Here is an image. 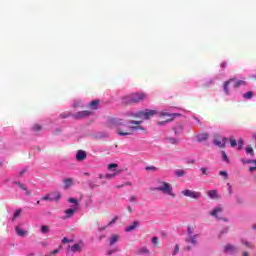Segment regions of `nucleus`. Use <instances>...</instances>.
<instances>
[{"instance_id":"nucleus-1","label":"nucleus","mask_w":256,"mask_h":256,"mask_svg":"<svg viewBox=\"0 0 256 256\" xmlns=\"http://www.w3.org/2000/svg\"><path fill=\"white\" fill-rule=\"evenodd\" d=\"M144 99H147V94L143 92H136L124 97V103H141V101H144Z\"/></svg>"},{"instance_id":"nucleus-2","label":"nucleus","mask_w":256,"mask_h":256,"mask_svg":"<svg viewBox=\"0 0 256 256\" xmlns=\"http://www.w3.org/2000/svg\"><path fill=\"white\" fill-rule=\"evenodd\" d=\"M154 191H161L165 195H170V197L175 198V193H173V188L170 183L160 182V185L154 188Z\"/></svg>"},{"instance_id":"nucleus-3","label":"nucleus","mask_w":256,"mask_h":256,"mask_svg":"<svg viewBox=\"0 0 256 256\" xmlns=\"http://www.w3.org/2000/svg\"><path fill=\"white\" fill-rule=\"evenodd\" d=\"M107 127L109 129H113L115 127H121L122 125H125V122L121 118H109L106 122Z\"/></svg>"},{"instance_id":"nucleus-4","label":"nucleus","mask_w":256,"mask_h":256,"mask_svg":"<svg viewBox=\"0 0 256 256\" xmlns=\"http://www.w3.org/2000/svg\"><path fill=\"white\" fill-rule=\"evenodd\" d=\"M157 115V110L146 109L144 111H139L134 115V117H144V119L149 120L151 117Z\"/></svg>"},{"instance_id":"nucleus-5","label":"nucleus","mask_w":256,"mask_h":256,"mask_svg":"<svg viewBox=\"0 0 256 256\" xmlns=\"http://www.w3.org/2000/svg\"><path fill=\"white\" fill-rule=\"evenodd\" d=\"M182 195H184V197H190V199H199L201 197V192L186 189L182 191Z\"/></svg>"},{"instance_id":"nucleus-6","label":"nucleus","mask_w":256,"mask_h":256,"mask_svg":"<svg viewBox=\"0 0 256 256\" xmlns=\"http://www.w3.org/2000/svg\"><path fill=\"white\" fill-rule=\"evenodd\" d=\"M227 144V138L226 137H215L214 138V145H216V147H219L220 149H223L225 147V145Z\"/></svg>"},{"instance_id":"nucleus-7","label":"nucleus","mask_w":256,"mask_h":256,"mask_svg":"<svg viewBox=\"0 0 256 256\" xmlns=\"http://www.w3.org/2000/svg\"><path fill=\"white\" fill-rule=\"evenodd\" d=\"M93 112L89 110H83L80 112H77L76 114L73 115L74 119H85V117H89L92 115Z\"/></svg>"},{"instance_id":"nucleus-8","label":"nucleus","mask_w":256,"mask_h":256,"mask_svg":"<svg viewBox=\"0 0 256 256\" xmlns=\"http://www.w3.org/2000/svg\"><path fill=\"white\" fill-rule=\"evenodd\" d=\"M87 153L84 150H78L76 153V161H85Z\"/></svg>"},{"instance_id":"nucleus-9","label":"nucleus","mask_w":256,"mask_h":256,"mask_svg":"<svg viewBox=\"0 0 256 256\" xmlns=\"http://www.w3.org/2000/svg\"><path fill=\"white\" fill-rule=\"evenodd\" d=\"M233 81H236V79L235 78H230L229 80L224 82L223 89H224L225 95H229V93H230L229 85H231V83H233Z\"/></svg>"},{"instance_id":"nucleus-10","label":"nucleus","mask_w":256,"mask_h":256,"mask_svg":"<svg viewBox=\"0 0 256 256\" xmlns=\"http://www.w3.org/2000/svg\"><path fill=\"white\" fill-rule=\"evenodd\" d=\"M224 251L225 253H237V247H235L232 244H227L226 246H224Z\"/></svg>"},{"instance_id":"nucleus-11","label":"nucleus","mask_w":256,"mask_h":256,"mask_svg":"<svg viewBox=\"0 0 256 256\" xmlns=\"http://www.w3.org/2000/svg\"><path fill=\"white\" fill-rule=\"evenodd\" d=\"M196 139L199 143H202V141H207L209 139V133L203 132L196 136Z\"/></svg>"},{"instance_id":"nucleus-12","label":"nucleus","mask_w":256,"mask_h":256,"mask_svg":"<svg viewBox=\"0 0 256 256\" xmlns=\"http://www.w3.org/2000/svg\"><path fill=\"white\" fill-rule=\"evenodd\" d=\"M197 237H199V235L195 234L193 236L186 238L185 241H186V243H190L191 245L196 246L197 245Z\"/></svg>"},{"instance_id":"nucleus-13","label":"nucleus","mask_w":256,"mask_h":256,"mask_svg":"<svg viewBox=\"0 0 256 256\" xmlns=\"http://www.w3.org/2000/svg\"><path fill=\"white\" fill-rule=\"evenodd\" d=\"M137 227H139V221H134V222H132L131 225L126 227L125 231L127 233H129L131 231H135V229H137Z\"/></svg>"},{"instance_id":"nucleus-14","label":"nucleus","mask_w":256,"mask_h":256,"mask_svg":"<svg viewBox=\"0 0 256 256\" xmlns=\"http://www.w3.org/2000/svg\"><path fill=\"white\" fill-rule=\"evenodd\" d=\"M65 216H63L62 219H71V217H73V215H75V209L70 208L67 209L66 211H64Z\"/></svg>"},{"instance_id":"nucleus-15","label":"nucleus","mask_w":256,"mask_h":256,"mask_svg":"<svg viewBox=\"0 0 256 256\" xmlns=\"http://www.w3.org/2000/svg\"><path fill=\"white\" fill-rule=\"evenodd\" d=\"M222 212H223V208L221 206H218L214 208L213 211L210 212V215H212V217H216V219H219V216L217 215V213H222Z\"/></svg>"},{"instance_id":"nucleus-16","label":"nucleus","mask_w":256,"mask_h":256,"mask_svg":"<svg viewBox=\"0 0 256 256\" xmlns=\"http://www.w3.org/2000/svg\"><path fill=\"white\" fill-rule=\"evenodd\" d=\"M14 185H18L20 189H22V191H26V195H31V193H29V190L27 189V186H25V184L21 183L20 181H15Z\"/></svg>"},{"instance_id":"nucleus-17","label":"nucleus","mask_w":256,"mask_h":256,"mask_svg":"<svg viewBox=\"0 0 256 256\" xmlns=\"http://www.w3.org/2000/svg\"><path fill=\"white\" fill-rule=\"evenodd\" d=\"M64 183V189H68L69 187H71L73 185V179L72 178H65L63 180Z\"/></svg>"},{"instance_id":"nucleus-18","label":"nucleus","mask_w":256,"mask_h":256,"mask_svg":"<svg viewBox=\"0 0 256 256\" xmlns=\"http://www.w3.org/2000/svg\"><path fill=\"white\" fill-rule=\"evenodd\" d=\"M247 82L245 80H238L234 83V89H239V87H245Z\"/></svg>"},{"instance_id":"nucleus-19","label":"nucleus","mask_w":256,"mask_h":256,"mask_svg":"<svg viewBox=\"0 0 256 256\" xmlns=\"http://www.w3.org/2000/svg\"><path fill=\"white\" fill-rule=\"evenodd\" d=\"M50 197H52V201H59L61 199L60 192H51Z\"/></svg>"},{"instance_id":"nucleus-20","label":"nucleus","mask_w":256,"mask_h":256,"mask_svg":"<svg viewBox=\"0 0 256 256\" xmlns=\"http://www.w3.org/2000/svg\"><path fill=\"white\" fill-rule=\"evenodd\" d=\"M15 230H16L17 235H19V237H25V235H27V233H28L27 231L21 229V227H19V226H16Z\"/></svg>"},{"instance_id":"nucleus-21","label":"nucleus","mask_w":256,"mask_h":256,"mask_svg":"<svg viewBox=\"0 0 256 256\" xmlns=\"http://www.w3.org/2000/svg\"><path fill=\"white\" fill-rule=\"evenodd\" d=\"M69 251L72 253H77V251H81V246L79 244H74L73 246L68 247Z\"/></svg>"},{"instance_id":"nucleus-22","label":"nucleus","mask_w":256,"mask_h":256,"mask_svg":"<svg viewBox=\"0 0 256 256\" xmlns=\"http://www.w3.org/2000/svg\"><path fill=\"white\" fill-rule=\"evenodd\" d=\"M119 241V234H114L110 237V246L115 245Z\"/></svg>"},{"instance_id":"nucleus-23","label":"nucleus","mask_w":256,"mask_h":256,"mask_svg":"<svg viewBox=\"0 0 256 256\" xmlns=\"http://www.w3.org/2000/svg\"><path fill=\"white\" fill-rule=\"evenodd\" d=\"M207 195L210 199H217V190H209Z\"/></svg>"},{"instance_id":"nucleus-24","label":"nucleus","mask_w":256,"mask_h":256,"mask_svg":"<svg viewBox=\"0 0 256 256\" xmlns=\"http://www.w3.org/2000/svg\"><path fill=\"white\" fill-rule=\"evenodd\" d=\"M152 244H153V247H160L161 245V242L159 241V238L157 236H154L152 238Z\"/></svg>"},{"instance_id":"nucleus-25","label":"nucleus","mask_w":256,"mask_h":256,"mask_svg":"<svg viewBox=\"0 0 256 256\" xmlns=\"http://www.w3.org/2000/svg\"><path fill=\"white\" fill-rule=\"evenodd\" d=\"M255 93L253 91H248L245 94H243L244 99H253Z\"/></svg>"},{"instance_id":"nucleus-26","label":"nucleus","mask_w":256,"mask_h":256,"mask_svg":"<svg viewBox=\"0 0 256 256\" xmlns=\"http://www.w3.org/2000/svg\"><path fill=\"white\" fill-rule=\"evenodd\" d=\"M245 151H246L247 155H251V157H255V151L250 146H247L245 148Z\"/></svg>"},{"instance_id":"nucleus-27","label":"nucleus","mask_w":256,"mask_h":256,"mask_svg":"<svg viewBox=\"0 0 256 256\" xmlns=\"http://www.w3.org/2000/svg\"><path fill=\"white\" fill-rule=\"evenodd\" d=\"M119 173H121V170H118L113 174H106L104 177L105 179H113L116 175H119Z\"/></svg>"},{"instance_id":"nucleus-28","label":"nucleus","mask_w":256,"mask_h":256,"mask_svg":"<svg viewBox=\"0 0 256 256\" xmlns=\"http://www.w3.org/2000/svg\"><path fill=\"white\" fill-rule=\"evenodd\" d=\"M194 232H195V227L188 226L187 228L188 237H192Z\"/></svg>"},{"instance_id":"nucleus-29","label":"nucleus","mask_w":256,"mask_h":256,"mask_svg":"<svg viewBox=\"0 0 256 256\" xmlns=\"http://www.w3.org/2000/svg\"><path fill=\"white\" fill-rule=\"evenodd\" d=\"M90 107L92 109H97V107H99V100H94V101L90 102Z\"/></svg>"},{"instance_id":"nucleus-30","label":"nucleus","mask_w":256,"mask_h":256,"mask_svg":"<svg viewBox=\"0 0 256 256\" xmlns=\"http://www.w3.org/2000/svg\"><path fill=\"white\" fill-rule=\"evenodd\" d=\"M244 141H243V138H240L239 140H238V147H237V150L238 151H241V149H243V145H244Z\"/></svg>"},{"instance_id":"nucleus-31","label":"nucleus","mask_w":256,"mask_h":256,"mask_svg":"<svg viewBox=\"0 0 256 256\" xmlns=\"http://www.w3.org/2000/svg\"><path fill=\"white\" fill-rule=\"evenodd\" d=\"M185 175V170H176L175 176L176 177H183Z\"/></svg>"},{"instance_id":"nucleus-32","label":"nucleus","mask_w":256,"mask_h":256,"mask_svg":"<svg viewBox=\"0 0 256 256\" xmlns=\"http://www.w3.org/2000/svg\"><path fill=\"white\" fill-rule=\"evenodd\" d=\"M88 185H89L90 189H97V187H99V185L93 181H88Z\"/></svg>"},{"instance_id":"nucleus-33","label":"nucleus","mask_w":256,"mask_h":256,"mask_svg":"<svg viewBox=\"0 0 256 256\" xmlns=\"http://www.w3.org/2000/svg\"><path fill=\"white\" fill-rule=\"evenodd\" d=\"M68 203H73V204H75L76 207L79 206V200H77L75 198H69Z\"/></svg>"},{"instance_id":"nucleus-34","label":"nucleus","mask_w":256,"mask_h":256,"mask_svg":"<svg viewBox=\"0 0 256 256\" xmlns=\"http://www.w3.org/2000/svg\"><path fill=\"white\" fill-rule=\"evenodd\" d=\"M118 135H120L121 137H125L127 135H131L130 132H123L121 129L118 128Z\"/></svg>"},{"instance_id":"nucleus-35","label":"nucleus","mask_w":256,"mask_h":256,"mask_svg":"<svg viewBox=\"0 0 256 256\" xmlns=\"http://www.w3.org/2000/svg\"><path fill=\"white\" fill-rule=\"evenodd\" d=\"M230 145L231 147H237V140H235L233 137H230Z\"/></svg>"},{"instance_id":"nucleus-36","label":"nucleus","mask_w":256,"mask_h":256,"mask_svg":"<svg viewBox=\"0 0 256 256\" xmlns=\"http://www.w3.org/2000/svg\"><path fill=\"white\" fill-rule=\"evenodd\" d=\"M41 233H49V226H45V225H43V226H41Z\"/></svg>"},{"instance_id":"nucleus-37","label":"nucleus","mask_w":256,"mask_h":256,"mask_svg":"<svg viewBox=\"0 0 256 256\" xmlns=\"http://www.w3.org/2000/svg\"><path fill=\"white\" fill-rule=\"evenodd\" d=\"M42 201H53V198L50 196V194H47L46 196L42 197Z\"/></svg>"},{"instance_id":"nucleus-38","label":"nucleus","mask_w":256,"mask_h":256,"mask_svg":"<svg viewBox=\"0 0 256 256\" xmlns=\"http://www.w3.org/2000/svg\"><path fill=\"white\" fill-rule=\"evenodd\" d=\"M222 159L226 161V163H229V157H227V153H225V151H222Z\"/></svg>"},{"instance_id":"nucleus-39","label":"nucleus","mask_w":256,"mask_h":256,"mask_svg":"<svg viewBox=\"0 0 256 256\" xmlns=\"http://www.w3.org/2000/svg\"><path fill=\"white\" fill-rule=\"evenodd\" d=\"M116 167H119V164L112 163V164H109V165H108L109 171H111V169H116Z\"/></svg>"},{"instance_id":"nucleus-40","label":"nucleus","mask_w":256,"mask_h":256,"mask_svg":"<svg viewBox=\"0 0 256 256\" xmlns=\"http://www.w3.org/2000/svg\"><path fill=\"white\" fill-rule=\"evenodd\" d=\"M60 117L62 118V119H67V117H71V113H62V114H60Z\"/></svg>"},{"instance_id":"nucleus-41","label":"nucleus","mask_w":256,"mask_h":256,"mask_svg":"<svg viewBox=\"0 0 256 256\" xmlns=\"http://www.w3.org/2000/svg\"><path fill=\"white\" fill-rule=\"evenodd\" d=\"M145 170L146 171H157V167H155V166H148V167H145Z\"/></svg>"},{"instance_id":"nucleus-42","label":"nucleus","mask_w":256,"mask_h":256,"mask_svg":"<svg viewBox=\"0 0 256 256\" xmlns=\"http://www.w3.org/2000/svg\"><path fill=\"white\" fill-rule=\"evenodd\" d=\"M179 253V244H176L174 247V251L172 252V255H177Z\"/></svg>"},{"instance_id":"nucleus-43","label":"nucleus","mask_w":256,"mask_h":256,"mask_svg":"<svg viewBox=\"0 0 256 256\" xmlns=\"http://www.w3.org/2000/svg\"><path fill=\"white\" fill-rule=\"evenodd\" d=\"M168 142L171 143V145H177V139L175 138H168Z\"/></svg>"},{"instance_id":"nucleus-44","label":"nucleus","mask_w":256,"mask_h":256,"mask_svg":"<svg viewBox=\"0 0 256 256\" xmlns=\"http://www.w3.org/2000/svg\"><path fill=\"white\" fill-rule=\"evenodd\" d=\"M117 219H119L118 216H116L115 218H113L112 221H110V222L108 223V227H111V225H113V223H117Z\"/></svg>"},{"instance_id":"nucleus-45","label":"nucleus","mask_w":256,"mask_h":256,"mask_svg":"<svg viewBox=\"0 0 256 256\" xmlns=\"http://www.w3.org/2000/svg\"><path fill=\"white\" fill-rule=\"evenodd\" d=\"M21 215V210H16L13 216V219H17V217H19Z\"/></svg>"},{"instance_id":"nucleus-46","label":"nucleus","mask_w":256,"mask_h":256,"mask_svg":"<svg viewBox=\"0 0 256 256\" xmlns=\"http://www.w3.org/2000/svg\"><path fill=\"white\" fill-rule=\"evenodd\" d=\"M200 171H201L202 175H209V172H207V168L202 167V168H200Z\"/></svg>"},{"instance_id":"nucleus-47","label":"nucleus","mask_w":256,"mask_h":256,"mask_svg":"<svg viewBox=\"0 0 256 256\" xmlns=\"http://www.w3.org/2000/svg\"><path fill=\"white\" fill-rule=\"evenodd\" d=\"M33 129H34V131H41V125L35 124V125L33 126Z\"/></svg>"},{"instance_id":"nucleus-48","label":"nucleus","mask_w":256,"mask_h":256,"mask_svg":"<svg viewBox=\"0 0 256 256\" xmlns=\"http://www.w3.org/2000/svg\"><path fill=\"white\" fill-rule=\"evenodd\" d=\"M255 166H250L249 171L250 173H253V171H256V160L254 161Z\"/></svg>"},{"instance_id":"nucleus-49","label":"nucleus","mask_w":256,"mask_h":256,"mask_svg":"<svg viewBox=\"0 0 256 256\" xmlns=\"http://www.w3.org/2000/svg\"><path fill=\"white\" fill-rule=\"evenodd\" d=\"M140 123H142V121H137V120L130 121V125H139Z\"/></svg>"},{"instance_id":"nucleus-50","label":"nucleus","mask_w":256,"mask_h":256,"mask_svg":"<svg viewBox=\"0 0 256 256\" xmlns=\"http://www.w3.org/2000/svg\"><path fill=\"white\" fill-rule=\"evenodd\" d=\"M219 175L225 177V179H227V177H228V174H227L226 171H220V172H219Z\"/></svg>"},{"instance_id":"nucleus-51","label":"nucleus","mask_w":256,"mask_h":256,"mask_svg":"<svg viewBox=\"0 0 256 256\" xmlns=\"http://www.w3.org/2000/svg\"><path fill=\"white\" fill-rule=\"evenodd\" d=\"M135 201H137V196H131L130 203H135Z\"/></svg>"},{"instance_id":"nucleus-52","label":"nucleus","mask_w":256,"mask_h":256,"mask_svg":"<svg viewBox=\"0 0 256 256\" xmlns=\"http://www.w3.org/2000/svg\"><path fill=\"white\" fill-rule=\"evenodd\" d=\"M140 253L147 254V253H149V249H147V248H142V249L140 250Z\"/></svg>"},{"instance_id":"nucleus-53","label":"nucleus","mask_w":256,"mask_h":256,"mask_svg":"<svg viewBox=\"0 0 256 256\" xmlns=\"http://www.w3.org/2000/svg\"><path fill=\"white\" fill-rule=\"evenodd\" d=\"M256 160H242V162L246 163V164H251V163H255Z\"/></svg>"},{"instance_id":"nucleus-54","label":"nucleus","mask_w":256,"mask_h":256,"mask_svg":"<svg viewBox=\"0 0 256 256\" xmlns=\"http://www.w3.org/2000/svg\"><path fill=\"white\" fill-rule=\"evenodd\" d=\"M73 240H69L68 238H63L62 243H71Z\"/></svg>"},{"instance_id":"nucleus-55","label":"nucleus","mask_w":256,"mask_h":256,"mask_svg":"<svg viewBox=\"0 0 256 256\" xmlns=\"http://www.w3.org/2000/svg\"><path fill=\"white\" fill-rule=\"evenodd\" d=\"M57 253H59V249H55V250L51 251L50 255H57Z\"/></svg>"},{"instance_id":"nucleus-56","label":"nucleus","mask_w":256,"mask_h":256,"mask_svg":"<svg viewBox=\"0 0 256 256\" xmlns=\"http://www.w3.org/2000/svg\"><path fill=\"white\" fill-rule=\"evenodd\" d=\"M130 129L137 130V129H143V128L139 126H130Z\"/></svg>"},{"instance_id":"nucleus-57","label":"nucleus","mask_w":256,"mask_h":256,"mask_svg":"<svg viewBox=\"0 0 256 256\" xmlns=\"http://www.w3.org/2000/svg\"><path fill=\"white\" fill-rule=\"evenodd\" d=\"M27 171L26 170H22V171H20V173H19V177H23V175H25V173H26Z\"/></svg>"},{"instance_id":"nucleus-58","label":"nucleus","mask_w":256,"mask_h":256,"mask_svg":"<svg viewBox=\"0 0 256 256\" xmlns=\"http://www.w3.org/2000/svg\"><path fill=\"white\" fill-rule=\"evenodd\" d=\"M221 67H222L223 69H225V67H227V62H223V63L221 64Z\"/></svg>"},{"instance_id":"nucleus-59","label":"nucleus","mask_w":256,"mask_h":256,"mask_svg":"<svg viewBox=\"0 0 256 256\" xmlns=\"http://www.w3.org/2000/svg\"><path fill=\"white\" fill-rule=\"evenodd\" d=\"M244 245H246V247H251V243L249 242H244Z\"/></svg>"},{"instance_id":"nucleus-60","label":"nucleus","mask_w":256,"mask_h":256,"mask_svg":"<svg viewBox=\"0 0 256 256\" xmlns=\"http://www.w3.org/2000/svg\"><path fill=\"white\" fill-rule=\"evenodd\" d=\"M107 255H113V250H109V251L107 252Z\"/></svg>"},{"instance_id":"nucleus-61","label":"nucleus","mask_w":256,"mask_h":256,"mask_svg":"<svg viewBox=\"0 0 256 256\" xmlns=\"http://www.w3.org/2000/svg\"><path fill=\"white\" fill-rule=\"evenodd\" d=\"M237 201H238V203H243V199H241V198H238Z\"/></svg>"},{"instance_id":"nucleus-62","label":"nucleus","mask_w":256,"mask_h":256,"mask_svg":"<svg viewBox=\"0 0 256 256\" xmlns=\"http://www.w3.org/2000/svg\"><path fill=\"white\" fill-rule=\"evenodd\" d=\"M188 163H191L192 165L195 164V160H190Z\"/></svg>"},{"instance_id":"nucleus-63","label":"nucleus","mask_w":256,"mask_h":256,"mask_svg":"<svg viewBox=\"0 0 256 256\" xmlns=\"http://www.w3.org/2000/svg\"><path fill=\"white\" fill-rule=\"evenodd\" d=\"M243 256H249L248 252H243Z\"/></svg>"},{"instance_id":"nucleus-64","label":"nucleus","mask_w":256,"mask_h":256,"mask_svg":"<svg viewBox=\"0 0 256 256\" xmlns=\"http://www.w3.org/2000/svg\"><path fill=\"white\" fill-rule=\"evenodd\" d=\"M252 229H254V231H256V224L252 225Z\"/></svg>"}]
</instances>
